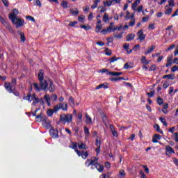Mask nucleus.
I'll use <instances>...</instances> for the list:
<instances>
[{
    "instance_id": "obj_1",
    "label": "nucleus",
    "mask_w": 178,
    "mask_h": 178,
    "mask_svg": "<svg viewBox=\"0 0 178 178\" xmlns=\"http://www.w3.org/2000/svg\"><path fill=\"white\" fill-rule=\"evenodd\" d=\"M39 81L40 83L41 89L43 91H49L50 92H54L55 91V86L54 83L51 80H44V70H40L38 75Z\"/></svg>"
},
{
    "instance_id": "obj_2",
    "label": "nucleus",
    "mask_w": 178,
    "mask_h": 178,
    "mask_svg": "<svg viewBox=\"0 0 178 178\" xmlns=\"http://www.w3.org/2000/svg\"><path fill=\"white\" fill-rule=\"evenodd\" d=\"M98 158L95 157L94 159H87L85 165L87 168H89V166H95L96 169L100 173L104 172V165H101L100 163H97Z\"/></svg>"
},
{
    "instance_id": "obj_3",
    "label": "nucleus",
    "mask_w": 178,
    "mask_h": 178,
    "mask_svg": "<svg viewBox=\"0 0 178 178\" xmlns=\"http://www.w3.org/2000/svg\"><path fill=\"white\" fill-rule=\"evenodd\" d=\"M59 109H63V111H67V103H60L54 106L53 109L49 108L47 110V115L52 116L54 113H56Z\"/></svg>"
},
{
    "instance_id": "obj_4",
    "label": "nucleus",
    "mask_w": 178,
    "mask_h": 178,
    "mask_svg": "<svg viewBox=\"0 0 178 178\" xmlns=\"http://www.w3.org/2000/svg\"><path fill=\"white\" fill-rule=\"evenodd\" d=\"M60 120L63 123H70L73 120V115L72 114L60 115Z\"/></svg>"
},
{
    "instance_id": "obj_5",
    "label": "nucleus",
    "mask_w": 178,
    "mask_h": 178,
    "mask_svg": "<svg viewBox=\"0 0 178 178\" xmlns=\"http://www.w3.org/2000/svg\"><path fill=\"white\" fill-rule=\"evenodd\" d=\"M10 20L14 24H15L17 29H18V27L23 26L24 24V19H22L20 18H11Z\"/></svg>"
},
{
    "instance_id": "obj_6",
    "label": "nucleus",
    "mask_w": 178,
    "mask_h": 178,
    "mask_svg": "<svg viewBox=\"0 0 178 178\" xmlns=\"http://www.w3.org/2000/svg\"><path fill=\"white\" fill-rule=\"evenodd\" d=\"M112 31H113V22H111L110 26L107 27V29L102 30L101 33L103 35H105L108 34V33H112Z\"/></svg>"
},
{
    "instance_id": "obj_7",
    "label": "nucleus",
    "mask_w": 178,
    "mask_h": 178,
    "mask_svg": "<svg viewBox=\"0 0 178 178\" xmlns=\"http://www.w3.org/2000/svg\"><path fill=\"white\" fill-rule=\"evenodd\" d=\"M4 87L6 90H8L10 94L13 92V86L10 84V83L6 82L4 83Z\"/></svg>"
},
{
    "instance_id": "obj_8",
    "label": "nucleus",
    "mask_w": 178,
    "mask_h": 178,
    "mask_svg": "<svg viewBox=\"0 0 178 178\" xmlns=\"http://www.w3.org/2000/svg\"><path fill=\"white\" fill-rule=\"evenodd\" d=\"M42 126L43 127H51V121L47 118V117H44L42 120Z\"/></svg>"
},
{
    "instance_id": "obj_9",
    "label": "nucleus",
    "mask_w": 178,
    "mask_h": 178,
    "mask_svg": "<svg viewBox=\"0 0 178 178\" xmlns=\"http://www.w3.org/2000/svg\"><path fill=\"white\" fill-rule=\"evenodd\" d=\"M137 35L138 40H140V41H144V40H145V35H144V32L143 31V30H140L137 33Z\"/></svg>"
},
{
    "instance_id": "obj_10",
    "label": "nucleus",
    "mask_w": 178,
    "mask_h": 178,
    "mask_svg": "<svg viewBox=\"0 0 178 178\" xmlns=\"http://www.w3.org/2000/svg\"><path fill=\"white\" fill-rule=\"evenodd\" d=\"M17 15H19V11L16 8H15L13 10V13H10V15H8V17L10 19H15L17 17H16Z\"/></svg>"
},
{
    "instance_id": "obj_11",
    "label": "nucleus",
    "mask_w": 178,
    "mask_h": 178,
    "mask_svg": "<svg viewBox=\"0 0 178 178\" xmlns=\"http://www.w3.org/2000/svg\"><path fill=\"white\" fill-rule=\"evenodd\" d=\"M35 94L33 93L28 95L27 96L24 97V99L26 101H29V102H31V101H33L35 98Z\"/></svg>"
},
{
    "instance_id": "obj_12",
    "label": "nucleus",
    "mask_w": 178,
    "mask_h": 178,
    "mask_svg": "<svg viewBox=\"0 0 178 178\" xmlns=\"http://www.w3.org/2000/svg\"><path fill=\"white\" fill-rule=\"evenodd\" d=\"M165 150H166V155H169V154H175V150L173 149V148L169 145H167L165 147Z\"/></svg>"
},
{
    "instance_id": "obj_13",
    "label": "nucleus",
    "mask_w": 178,
    "mask_h": 178,
    "mask_svg": "<svg viewBox=\"0 0 178 178\" xmlns=\"http://www.w3.org/2000/svg\"><path fill=\"white\" fill-rule=\"evenodd\" d=\"M96 145L97 148L96 149L97 154H99L101 152V140L99 139L96 140Z\"/></svg>"
},
{
    "instance_id": "obj_14",
    "label": "nucleus",
    "mask_w": 178,
    "mask_h": 178,
    "mask_svg": "<svg viewBox=\"0 0 178 178\" xmlns=\"http://www.w3.org/2000/svg\"><path fill=\"white\" fill-rule=\"evenodd\" d=\"M162 136H161V135L156 134H154L152 137V143H158V140H161Z\"/></svg>"
},
{
    "instance_id": "obj_15",
    "label": "nucleus",
    "mask_w": 178,
    "mask_h": 178,
    "mask_svg": "<svg viewBox=\"0 0 178 178\" xmlns=\"http://www.w3.org/2000/svg\"><path fill=\"white\" fill-rule=\"evenodd\" d=\"M78 148L79 149H87L88 147H87V145L84 144L82 142H79L78 143Z\"/></svg>"
},
{
    "instance_id": "obj_16",
    "label": "nucleus",
    "mask_w": 178,
    "mask_h": 178,
    "mask_svg": "<svg viewBox=\"0 0 178 178\" xmlns=\"http://www.w3.org/2000/svg\"><path fill=\"white\" fill-rule=\"evenodd\" d=\"M86 118V123L88 124H92V119H91V117L88 113L85 114Z\"/></svg>"
},
{
    "instance_id": "obj_17",
    "label": "nucleus",
    "mask_w": 178,
    "mask_h": 178,
    "mask_svg": "<svg viewBox=\"0 0 178 178\" xmlns=\"http://www.w3.org/2000/svg\"><path fill=\"white\" fill-rule=\"evenodd\" d=\"M135 37H136L135 34L129 33L127 35V41H133V40H134Z\"/></svg>"
},
{
    "instance_id": "obj_18",
    "label": "nucleus",
    "mask_w": 178,
    "mask_h": 178,
    "mask_svg": "<svg viewBox=\"0 0 178 178\" xmlns=\"http://www.w3.org/2000/svg\"><path fill=\"white\" fill-rule=\"evenodd\" d=\"M50 134H51V137H53V138H58V131L51 130Z\"/></svg>"
},
{
    "instance_id": "obj_19",
    "label": "nucleus",
    "mask_w": 178,
    "mask_h": 178,
    "mask_svg": "<svg viewBox=\"0 0 178 178\" xmlns=\"http://www.w3.org/2000/svg\"><path fill=\"white\" fill-rule=\"evenodd\" d=\"M172 60H173V58L172 56L168 57L167 63L165 64L166 67H169V66H172Z\"/></svg>"
},
{
    "instance_id": "obj_20",
    "label": "nucleus",
    "mask_w": 178,
    "mask_h": 178,
    "mask_svg": "<svg viewBox=\"0 0 178 178\" xmlns=\"http://www.w3.org/2000/svg\"><path fill=\"white\" fill-rule=\"evenodd\" d=\"M163 79H168V80H175V74H170L164 75L163 76Z\"/></svg>"
},
{
    "instance_id": "obj_21",
    "label": "nucleus",
    "mask_w": 178,
    "mask_h": 178,
    "mask_svg": "<svg viewBox=\"0 0 178 178\" xmlns=\"http://www.w3.org/2000/svg\"><path fill=\"white\" fill-rule=\"evenodd\" d=\"M155 49V46H152L151 47H148L147 51H145V55H148V54H152Z\"/></svg>"
},
{
    "instance_id": "obj_22",
    "label": "nucleus",
    "mask_w": 178,
    "mask_h": 178,
    "mask_svg": "<svg viewBox=\"0 0 178 178\" xmlns=\"http://www.w3.org/2000/svg\"><path fill=\"white\" fill-rule=\"evenodd\" d=\"M101 88H108V84L106 83L100 84L95 88V90H99Z\"/></svg>"
},
{
    "instance_id": "obj_23",
    "label": "nucleus",
    "mask_w": 178,
    "mask_h": 178,
    "mask_svg": "<svg viewBox=\"0 0 178 178\" xmlns=\"http://www.w3.org/2000/svg\"><path fill=\"white\" fill-rule=\"evenodd\" d=\"M70 12L71 15H73V16H76L79 15V10H77V8H75V9L72 8L70 10Z\"/></svg>"
},
{
    "instance_id": "obj_24",
    "label": "nucleus",
    "mask_w": 178,
    "mask_h": 178,
    "mask_svg": "<svg viewBox=\"0 0 178 178\" xmlns=\"http://www.w3.org/2000/svg\"><path fill=\"white\" fill-rule=\"evenodd\" d=\"M19 35H20V40L22 42H24L26 41V37H24V33L22 31H18Z\"/></svg>"
},
{
    "instance_id": "obj_25",
    "label": "nucleus",
    "mask_w": 178,
    "mask_h": 178,
    "mask_svg": "<svg viewBox=\"0 0 178 178\" xmlns=\"http://www.w3.org/2000/svg\"><path fill=\"white\" fill-rule=\"evenodd\" d=\"M102 29V24H97L96 29H95L96 33H101Z\"/></svg>"
},
{
    "instance_id": "obj_26",
    "label": "nucleus",
    "mask_w": 178,
    "mask_h": 178,
    "mask_svg": "<svg viewBox=\"0 0 178 178\" xmlns=\"http://www.w3.org/2000/svg\"><path fill=\"white\" fill-rule=\"evenodd\" d=\"M44 98L46 100V102H47L48 106H51V97H49V95H44Z\"/></svg>"
},
{
    "instance_id": "obj_27",
    "label": "nucleus",
    "mask_w": 178,
    "mask_h": 178,
    "mask_svg": "<svg viewBox=\"0 0 178 178\" xmlns=\"http://www.w3.org/2000/svg\"><path fill=\"white\" fill-rule=\"evenodd\" d=\"M122 72H108L107 74L111 75V76H120L122 75Z\"/></svg>"
},
{
    "instance_id": "obj_28",
    "label": "nucleus",
    "mask_w": 178,
    "mask_h": 178,
    "mask_svg": "<svg viewBox=\"0 0 178 178\" xmlns=\"http://www.w3.org/2000/svg\"><path fill=\"white\" fill-rule=\"evenodd\" d=\"M103 22H104V23L109 22V15L107 13H104L103 16Z\"/></svg>"
},
{
    "instance_id": "obj_29",
    "label": "nucleus",
    "mask_w": 178,
    "mask_h": 178,
    "mask_svg": "<svg viewBox=\"0 0 178 178\" xmlns=\"http://www.w3.org/2000/svg\"><path fill=\"white\" fill-rule=\"evenodd\" d=\"M101 0H94L93 1V5L91 6L92 9H95V8H98V3Z\"/></svg>"
},
{
    "instance_id": "obj_30",
    "label": "nucleus",
    "mask_w": 178,
    "mask_h": 178,
    "mask_svg": "<svg viewBox=\"0 0 178 178\" xmlns=\"http://www.w3.org/2000/svg\"><path fill=\"white\" fill-rule=\"evenodd\" d=\"M0 22L1 23H2V24H3V26H6V27H10V26L8 24V22H6V21H5V19H3L2 17H0Z\"/></svg>"
},
{
    "instance_id": "obj_31",
    "label": "nucleus",
    "mask_w": 178,
    "mask_h": 178,
    "mask_svg": "<svg viewBox=\"0 0 178 178\" xmlns=\"http://www.w3.org/2000/svg\"><path fill=\"white\" fill-rule=\"evenodd\" d=\"M44 118H45V116L41 115V114L38 115L36 116V122H41V121L42 122L44 120Z\"/></svg>"
},
{
    "instance_id": "obj_32",
    "label": "nucleus",
    "mask_w": 178,
    "mask_h": 178,
    "mask_svg": "<svg viewBox=\"0 0 178 178\" xmlns=\"http://www.w3.org/2000/svg\"><path fill=\"white\" fill-rule=\"evenodd\" d=\"M67 5H69V2L66 1H63L62 3H61V6L64 9H66V8H69V6H67Z\"/></svg>"
},
{
    "instance_id": "obj_33",
    "label": "nucleus",
    "mask_w": 178,
    "mask_h": 178,
    "mask_svg": "<svg viewBox=\"0 0 178 178\" xmlns=\"http://www.w3.org/2000/svg\"><path fill=\"white\" fill-rule=\"evenodd\" d=\"M70 148H72V149H74V151H76L77 149V143L72 142Z\"/></svg>"
},
{
    "instance_id": "obj_34",
    "label": "nucleus",
    "mask_w": 178,
    "mask_h": 178,
    "mask_svg": "<svg viewBox=\"0 0 178 178\" xmlns=\"http://www.w3.org/2000/svg\"><path fill=\"white\" fill-rule=\"evenodd\" d=\"M154 128L155 129L156 131H158V133H161V134H163V131L161 130V128H159V125L156 124L154 126Z\"/></svg>"
},
{
    "instance_id": "obj_35",
    "label": "nucleus",
    "mask_w": 178,
    "mask_h": 178,
    "mask_svg": "<svg viewBox=\"0 0 178 178\" xmlns=\"http://www.w3.org/2000/svg\"><path fill=\"white\" fill-rule=\"evenodd\" d=\"M84 133H85L86 138H87V137L90 136V130L88 129V128H87V127H84Z\"/></svg>"
},
{
    "instance_id": "obj_36",
    "label": "nucleus",
    "mask_w": 178,
    "mask_h": 178,
    "mask_svg": "<svg viewBox=\"0 0 178 178\" xmlns=\"http://www.w3.org/2000/svg\"><path fill=\"white\" fill-rule=\"evenodd\" d=\"M102 119L103 120V123L106 125V122H108V118L104 114L102 115Z\"/></svg>"
},
{
    "instance_id": "obj_37",
    "label": "nucleus",
    "mask_w": 178,
    "mask_h": 178,
    "mask_svg": "<svg viewBox=\"0 0 178 178\" xmlns=\"http://www.w3.org/2000/svg\"><path fill=\"white\" fill-rule=\"evenodd\" d=\"M69 104L70 105H71V106H74V99L73 98V97H70Z\"/></svg>"
},
{
    "instance_id": "obj_38",
    "label": "nucleus",
    "mask_w": 178,
    "mask_h": 178,
    "mask_svg": "<svg viewBox=\"0 0 178 178\" xmlns=\"http://www.w3.org/2000/svg\"><path fill=\"white\" fill-rule=\"evenodd\" d=\"M81 156L83 158V159H87V157L88 156V152L82 151V154Z\"/></svg>"
},
{
    "instance_id": "obj_39",
    "label": "nucleus",
    "mask_w": 178,
    "mask_h": 178,
    "mask_svg": "<svg viewBox=\"0 0 178 178\" xmlns=\"http://www.w3.org/2000/svg\"><path fill=\"white\" fill-rule=\"evenodd\" d=\"M32 105H37V104H38V102H40V99L38 97H37V96L34 98Z\"/></svg>"
},
{
    "instance_id": "obj_40",
    "label": "nucleus",
    "mask_w": 178,
    "mask_h": 178,
    "mask_svg": "<svg viewBox=\"0 0 178 178\" xmlns=\"http://www.w3.org/2000/svg\"><path fill=\"white\" fill-rule=\"evenodd\" d=\"M33 88H35V90H36V91H40L41 90V88H40V86H38V83H33Z\"/></svg>"
},
{
    "instance_id": "obj_41",
    "label": "nucleus",
    "mask_w": 178,
    "mask_h": 178,
    "mask_svg": "<svg viewBox=\"0 0 178 178\" xmlns=\"http://www.w3.org/2000/svg\"><path fill=\"white\" fill-rule=\"evenodd\" d=\"M119 175L121 178L124 177V176H126V172H124V170H120L119 172Z\"/></svg>"
},
{
    "instance_id": "obj_42",
    "label": "nucleus",
    "mask_w": 178,
    "mask_h": 178,
    "mask_svg": "<svg viewBox=\"0 0 178 178\" xmlns=\"http://www.w3.org/2000/svg\"><path fill=\"white\" fill-rule=\"evenodd\" d=\"M81 28L84 30H91V26L90 25H81Z\"/></svg>"
},
{
    "instance_id": "obj_43",
    "label": "nucleus",
    "mask_w": 178,
    "mask_h": 178,
    "mask_svg": "<svg viewBox=\"0 0 178 178\" xmlns=\"http://www.w3.org/2000/svg\"><path fill=\"white\" fill-rule=\"evenodd\" d=\"M124 78L123 77H120V76H118L117 78H111L110 80L111 81H118V80H123Z\"/></svg>"
},
{
    "instance_id": "obj_44",
    "label": "nucleus",
    "mask_w": 178,
    "mask_h": 178,
    "mask_svg": "<svg viewBox=\"0 0 178 178\" xmlns=\"http://www.w3.org/2000/svg\"><path fill=\"white\" fill-rule=\"evenodd\" d=\"M123 33H115L114 34V38H117V40H120L122 38V35Z\"/></svg>"
},
{
    "instance_id": "obj_45",
    "label": "nucleus",
    "mask_w": 178,
    "mask_h": 178,
    "mask_svg": "<svg viewBox=\"0 0 178 178\" xmlns=\"http://www.w3.org/2000/svg\"><path fill=\"white\" fill-rule=\"evenodd\" d=\"M172 12H173V9H172V8H169L165 11V15H170Z\"/></svg>"
},
{
    "instance_id": "obj_46",
    "label": "nucleus",
    "mask_w": 178,
    "mask_h": 178,
    "mask_svg": "<svg viewBox=\"0 0 178 178\" xmlns=\"http://www.w3.org/2000/svg\"><path fill=\"white\" fill-rule=\"evenodd\" d=\"M160 120L161 123H163V126H168V122H166V120L163 118H160Z\"/></svg>"
},
{
    "instance_id": "obj_47",
    "label": "nucleus",
    "mask_w": 178,
    "mask_h": 178,
    "mask_svg": "<svg viewBox=\"0 0 178 178\" xmlns=\"http://www.w3.org/2000/svg\"><path fill=\"white\" fill-rule=\"evenodd\" d=\"M142 63H144L145 65H148V62H147V57L143 56L141 58Z\"/></svg>"
},
{
    "instance_id": "obj_48",
    "label": "nucleus",
    "mask_w": 178,
    "mask_h": 178,
    "mask_svg": "<svg viewBox=\"0 0 178 178\" xmlns=\"http://www.w3.org/2000/svg\"><path fill=\"white\" fill-rule=\"evenodd\" d=\"M135 12H138V13H141V12H143V6H139L138 8L135 10Z\"/></svg>"
},
{
    "instance_id": "obj_49",
    "label": "nucleus",
    "mask_w": 178,
    "mask_h": 178,
    "mask_svg": "<svg viewBox=\"0 0 178 178\" xmlns=\"http://www.w3.org/2000/svg\"><path fill=\"white\" fill-rule=\"evenodd\" d=\"M26 19H27V20H30L31 22H35V19H34V17L32 16L28 15L26 17Z\"/></svg>"
},
{
    "instance_id": "obj_50",
    "label": "nucleus",
    "mask_w": 178,
    "mask_h": 178,
    "mask_svg": "<svg viewBox=\"0 0 178 178\" xmlns=\"http://www.w3.org/2000/svg\"><path fill=\"white\" fill-rule=\"evenodd\" d=\"M118 59H119V58H116V56L112 57L111 58H110V63H113V62H116V60H118Z\"/></svg>"
},
{
    "instance_id": "obj_51",
    "label": "nucleus",
    "mask_w": 178,
    "mask_h": 178,
    "mask_svg": "<svg viewBox=\"0 0 178 178\" xmlns=\"http://www.w3.org/2000/svg\"><path fill=\"white\" fill-rule=\"evenodd\" d=\"M135 24H136V20L134 18H132L129 22V26L131 27H133V26H134Z\"/></svg>"
},
{
    "instance_id": "obj_52",
    "label": "nucleus",
    "mask_w": 178,
    "mask_h": 178,
    "mask_svg": "<svg viewBox=\"0 0 178 178\" xmlns=\"http://www.w3.org/2000/svg\"><path fill=\"white\" fill-rule=\"evenodd\" d=\"M112 1H104V5H105L106 6H112Z\"/></svg>"
},
{
    "instance_id": "obj_53",
    "label": "nucleus",
    "mask_w": 178,
    "mask_h": 178,
    "mask_svg": "<svg viewBox=\"0 0 178 178\" xmlns=\"http://www.w3.org/2000/svg\"><path fill=\"white\" fill-rule=\"evenodd\" d=\"M34 5L36 6H40L41 8V1L40 0H36L34 1Z\"/></svg>"
},
{
    "instance_id": "obj_54",
    "label": "nucleus",
    "mask_w": 178,
    "mask_h": 178,
    "mask_svg": "<svg viewBox=\"0 0 178 178\" xmlns=\"http://www.w3.org/2000/svg\"><path fill=\"white\" fill-rule=\"evenodd\" d=\"M157 104H159V105H162V104H163V99L161 97H159L157 99Z\"/></svg>"
},
{
    "instance_id": "obj_55",
    "label": "nucleus",
    "mask_w": 178,
    "mask_h": 178,
    "mask_svg": "<svg viewBox=\"0 0 178 178\" xmlns=\"http://www.w3.org/2000/svg\"><path fill=\"white\" fill-rule=\"evenodd\" d=\"M174 48H176V45L172 44L169 48L166 49L165 51H166V52H168V51H170V50L173 49Z\"/></svg>"
},
{
    "instance_id": "obj_56",
    "label": "nucleus",
    "mask_w": 178,
    "mask_h": 178,
    "mask_svg": "<svg viewBox=\"0 0 178 178\" xmlns=\"http://www.w3.org/2000/svg\"><path fill=\"white\" fill-rule=\"evenodd\" d=\"M124 69H125V70L131 69V65H129V63H127L124 65Z\"/></svg>"
},
{
    "instance_id": "obj_57",
    "label": "nucleus",
    "mask_w": 178,
    "mask_h": 178,
    "mask_svg": "<svg viewBox=\"0 0 178 178\" xmlns=\"http://www.w3.org/2000/svg\"><path fill=\"white\" fill-rule=\"evenodd\" d=\"M51 101H56L58 99V96L56 95H52L51 97Z\"/></svg>"
},
{
    "instance_id": "obj_58",
    "label": "nucleus",
    "mask_w": 178,
    "mask_h": 178,
    "mask_svg": "<svg viewBox=\"0 0 178 178\" xmlns=\"http://www.w3.org/2000/svg\"><path fill=\"white\" fill-rule=\"evenodd\" d=\"M137 6H138V4L137 3H133L132 4V9L133 10H136L137 9Z\"/></svg>"
},
{
    "instance_id": "obj_59",
    "label": "nucleus",
    "mask_w": 178,
    "mask_h": 178,
    "mask_svg": "<svg viewBox=\"0 0 178 178\" xmlns=\"http://www.w3.org/2000/svg\"><path fill=\"white\" fill-rule=\"evenodd\" d=\"M168 5L169 6H175V1L174 0L168 1Z\"/></svg>"
},
{
    "instance_id": "obj_60",
    "label": "nucleus",
    "mask_w": 178,
    "mask_h": 178,
    "mask_svg": "<svg viewBox=\"0 0 178 178\" xmlns=\"http://www.w3.org/2000/svg\"><path fill=\"white\" fill-rule=\"evenodd\" d=\"M106 55L111 56V55H112V51L109 50L108 49H106Z\"/></svg>"
},
{
    "instance_id": "obj_61",
    "label": "nucleus",
    "mask_w": 178,
    "mask_h": 178,
    "mask_svg": "<svg viewBox=\"0 0 178 178\" xmlns=\"http://www.w3.org/2000/svg\"><path fill=\"white\" fill-rule=\"evenodd\" d=\"M174 136H175V142H176V143H178V132H175V133L174 134Z\"/></svg>"
},
{
    "instance_id": "obj_62",
    "label": "nucleus",
    "mask_w": 178,
    "mask_h": 178,
    "mask_svg": "<svg viewBox=\"0 0 178 178\" xmlns=\"http://www.w3.org/2000/svg\"><path fill=\"white\" fill-rule=\"evenodd\" d=\"M148 19H149V17H148V16H147V17H143L142 18V22H143V23H145V22L148 20Z\"/></svg>"
},
{
    "instance_id": "obj_63",
    "label": "nucleus",
    "mask_w": 178,
    "mask_h": 178,
    "mask_svg": "<svg viewBox=\"0 0 178 178\" xmlns=\"http://www.w3.org/2000/svg\"><path fill=\"white\" fill-rule=\"evenodd\" d=\"M154 26L155 24H149V30H154V29H155Z\"/></svg>"
},
{
    "instance_id": "obj_64",
    "label": "nucleus",
    "mask_w": 178,
    "mask_h": 178,
    "mask_svg": "<svg viewBox=\"0 0 178 178\" xmlns=\"http://www.w3.org/2000/svg\"><path fill=\"white\" fill-rule=\"evenodd\" d=\"M176 70H177V66L175 65L171 68V72H176Z\"/></svg>"
}]
</instances>
